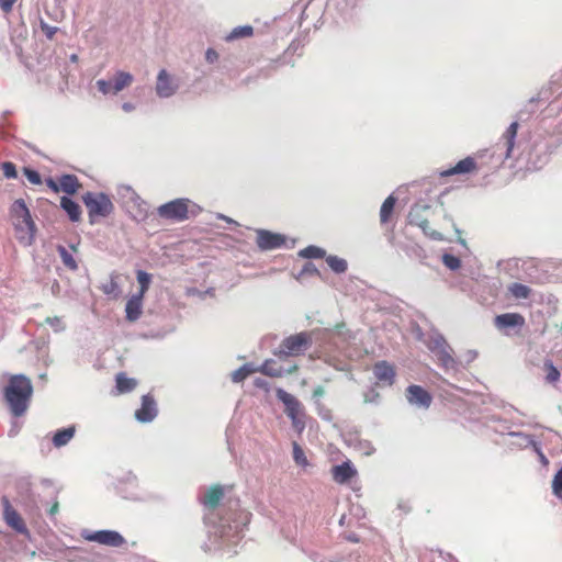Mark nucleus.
<instances>
[{"label": "nucleus", "mask_w": 562, "mask_h": 562, "mask_svg": "<svg viewBox=\"0 0 562 562\" xmlns=\"http://www.w3.org/2000/svg\"><path fill=\"white\" fill-rule=\"evenodd\" d=\"M297 369H299V367L296 364H294V366L290 367L288 370H285L284 373L292 374V373L296 372Z\"/></svg>", "instance_id": "52"}, {"label": "nucleus", "mask_w": 562, "mask_h": 562, "mask_svg": "<svg viewBox=\"0 0 562 562\" xmlns=\"http://www.w3.org/2000/svg\"><path fill=\"white\" fill-rule=\"evenodd\" d=\"M255 385H256L257 387L268 390V382H267L266 380H262V379H256V380H255Z\"/></svg>", "instance_id": "51"}, {"label": "nucleus", "mask_w": 562, "mask_h": 562, "mask_svg": "<svg viewBox=\"0 0 562 562\" xmlns=\"http://www.w3.org/2000/svg\"><path fill=\"white\" fill-rule=\"evenodd\" d=\"M313 339L308 331H301L283 339L278 352L280 358L297 357L303 355L311 346Z\"/></svg>", "instance_id": "5"}, {"label": "nucleus", "mask_w": 562, "mask_h": 562, "mask_svg": "<svg viewBox=\"0 0 562 562\" xmlns=\"http://www.w3.org/2000/svg\"><path fill=\"white\" fill-rule=\"evenodd\" d=\"M406 398L412 405L422 408H428L432 402V397L424 387L413 384L406 389Z\"/></svg>", "instance_id": "12"}, {"label": "nucleus", "mask_w": 562, "mask_h": 562, "mask_svg": "<svg viewBox=\"0 0 562 562\" xmlns=\"http://www.w3.org/2000/svg\"><path fill=\"white\" fill-rule=\"evenodd\" d=\"M46 184H47V187H48L52 191H54V192H56V193L60 191L59 181H58V182H56L54 179L48 178V179H46Z\"/></svg>", "instance_id": "47"}, {"label": "nucleus", "mask_w": 562, "mask_h": 562, "mask_svg": "<svg viewBox=\"0 0 562 562\" xmlns=\"http://www.w3.org/2000/svg\"><path fill=\"white\" fill-rule=\"evenodd\" d=\"M143 299L142 294H135L127 301L125 311L128 321L134 322L140 316Z\"/></svg>", "instance_id": "20"}, {"label": "nucleus", "mask_w": 562, "mask_h": 562, "mask_svg": "<svg viewBox=\"0 0 562 562\" xmlns=\"http://www.w3.org/2000/svg\"><path fill=\"white\" fill-rule=\"evenodd\" d=\"M189 204L190 200L188 199H176L160 205L157 209V213L161 218L183 222L189 218Z\"/></svg>", "instance_id": "6"}, {"label": "nucleus", "mask_w": 562, "mask_h": 562, "mask_svg": "<svg viewBox=\"0 0 562 562\" xmlns=\"http://www.w3.org/2000/svg\"><path fill=\"white\" fill-rule=\"evenodd\" d=\"M395 204L396 198L393 194L389 195L384 200L380 209L381 225L386 226L393 222Z\"/></svg>", "instance_id": "19"}, {"label": "nucleus", "mask_w": 562, "mask_h": 562, "mask_svg": "<svg viewBox=\"0 0 562 562\" xmlns=\"http://www.w3.org/2000/svg\"><path fill=\"white\" fill-rule=\"evenodd\" d=\"M256 371L261 372L265 375L271 376V378H280L284 374V370L281 366L277 363V361L270 359L266 360L259 369Z\"/></svg>", "instance_id": "25"}, {"label": "nucleus", "mask_w": 562, "mask_h": 562, "mask_svg": "<svg viewBox=\"0 0 562 562\" xmlns=\"http://www.w3.org/2000/svg\"><path fill=\"white\" fill-rule=\"evenodd\" d=\"M256 370L251 369L249 364H244L232 373V380L235 383H239L248 378Z\"/></svg>", "instance_id": "33"}, {"label": "nucleus", "mask_w": 562, "mask_h": 562, "mask_svg": "<svg viewBox=\"0 0 562 562\" xmlns=\"http://www.w3.org/2000/svg\"><path fill=\"white\" fill-rule=\"evenodd\" d=\"M3 506V519L14 531L21 535H29V529L22 516L13 508L7 497L1 499Z\"/></svg>", "instance_id": "8"}, {"label": "nucleus", "mask_w": 562, "mask_h": 562, "mask_svg": "<svg viewBox=\"0 0 562 562\" xmlns=\"http://www.w3.org/2000/svg\"><path fill=\"white\" fill-rule=\"evenodd\" d=\"M116 289H117V284L115 281L112 280L109 284L104 285L103 291H104V293L110 294V293L114 292Z\"/></svg>", "instance_id": "48"}, {"label": "nucleus", "mask_w": 562, "mask_h": 562, "mask_svg": "<svg viewBox=\"0 0 562 562\" xmlns=\"http://www.w3.org/2000/svg\"><path fill=\"white\" fill-rule=\"evenodd\" d=\"M178 86L173 82V79L169 74L161 69L157 77L156 92L161 98L171 97L177 91Z\"/></svg>", "instance_id": "16"}, {"label": "nucleus", "mask_w": 562, "mask_h": 562, "mask_svg": "<svg viewBox=\"0 0 562 562\" xmlns=\"http://www.w3.org/2000/svg\"><path fill=\"white\" fill-rule=\"evenodd\" d=\"M293 459L297 465H301L303 468L308 465V460L305 456L304 450L297 442H293Z\"/></svg>", "instance_id": "34"}, {"label": "nucleus", "mask_w": 562, "mask_h": 562, "mask_svg": "<svg viewBox=\"0 0 562 562\" xmlns=\"http://www.w3.org/2000/svg\"><path fill=\"white\" fill-rule=\"evenodd\" d=\"M33 395V385L31 380L23 374H13L9 378L8 384L3 389L4 400L15 417L25 414L30 406Z\"/></svg>", "instance_id": "1"}, {"label": "nucleus", "mask_w": 562, "mask_h": 562, "mask_svg": "<svg viewBox=\"0 0 562 562\" xmlns=\"http://www.w3.org/2000/svg\"><path fill=\"white\" fill-rule=\"evenodd\" d=\"M1 169L4 177L8 179H14L18 176L15 165L11 161L3 162Z\"/></svg>", "instance_id": "39"}, {"label": "nucleus", "mask_w": 562, "mask_h": 562, "mask_svg": "<svg viewBox=\"0 0 562 562\" xmlns=\"http://www.w3.org/2000/svg\"><path fill=\"white\" fill-rule=\"evenodd\" d=\"M97 86L103 94L113 93V83L111 81L100 79L97 81Z\"/></svg>", "instance_id": "40"}, {"label": "nucleus", "mask_w": 562, "mask_h": 562, "mask_svg": "<svg viewBox=\"0 0 562 562\" xmlns=\"http://www.w3.org/2000/svg\"><path fill=\"white\" fill-rule=\"evenodd\" d=\"M45 323L48 324L49 326L56 328V329L61 327V318L58 317V316L47 317L45 319Z\"/></svg>", "instance_id": "45"}, {"label": "nucleus", "mask_w": 562, "mask_h": 562, "mask_svg": "<svg viewBox=\"0 0 562 562\" xmlns=\"http://www.w3.org/2000/svg\"><path fill=\"white\" fill-rule=\"evenodd\" d=\"M82 537L88 541L114 548L122 547L125 543V539L123 538V536L114 530L83 532Z\"/></svg>", "instance_id": "7"}, {"label": "nucleus", "mask_w": 562, "mask_h": 562, "mask_svg": "<svg viewBox=\"0 0 562 562\" xmlns=\"http://www.w3.org/2000/svg\"><path fill=\"white\" fill-rule=\"evenodd\" d=\"M432 213L434 210L430 204L416 202L408 213V224L418 226L428 238L437 241H443L447 239L445 232L435 229L429 225V216Z\"/></svg>", "instance_id": "3"}, {"label": "nucleus", "mask_w": 562, "mask_h": 562, "mask_svg": "<svg viewBox=\"0 0 562 562\" xmlns=\"http://www.w3.org/2000/svg\"><path fill=\"white\" fill-rule=\"evenodd\" d=\"M525 324V317L519 313H504L496 315L494 318V325L498 330L522 328Z\"/></svg>", "instance_id": "13"}, {"label": "nucleus", "mask_w": 562, "mask_h": 562, "mask_svg": "<svg viewBox=\"0 0 562 562\" xmlns=\"http://www.w3.org/2000/svg\"><path fill=\"white\" fill-rule=\"evenodd\" d=\"M224 498V488L220 484L212 485L204 494L201 503L206 508L213 510L217 508L222 499Z\"/></svg>", "instance_id": "18"}, {"label": "nucleus", "mask_w": 562, "mask_h": 562, "mask_svg": "<svg viewBox=\"0 0 562 562\" xmlns=\"http://www.w3.org/2000/svg\"><path fill=\"white\" fill-rule=\"evenodd\" d=\"M479 165L474 157L468 156L458 161L453 167L440 171V177L465 176L477 172Z\"/></svg>", "instance_id": "11"}, {"label": "nucleus", "mask_w": 562, "mask_h": 562, "mask_svg": "<svg viewBox=\"0 0 562 562\" xmlns=\"http://www.w3.org/2000/svg\"><path fill=\"white\" fill-rule=\"evenodd\" d=\"M132 108H133V105H132V104H130V103H124V104H123V109H124L125 111H131V110H132Z\"/></svg>", "instance_id": "53"}, {"label": "nucleus", "mask_w": 562, "mask_h": 562, "mask_svg": "<svg viewBox=\"0 0 562 562\" xmlns=\"http://www.w3.org/2000/svg\"><path fill=\"white\" fill-rule=\"evenodd\" d=\"M553 494L562 499V471H558L552 481Z\"/></svg>", "instance_id": "37"}, {"label": "nucleus", "mask_w": 562, "mask_h": 562, "mask_svg": "<svg viewBox=\"0 0 562 562\" xmlns=\"http://www.w3.org/2000/svg\"><path fill=\"white\" fill-rule=\"evenodd\" d=\"M60 206L68 214L70 221L78 222L81 218V209L78 203L67 196L60 199Z\"/></svg>", "instance_id": "21"}, {"label": "nucleus", "mask_w": 562, "mask_h": 562, "mask_svg": "<svg viewBox=\"0 0 562 562\" xmlns=\"http://www.w3.org/2000/svg\"><path fill=\"white\" fill-rule=\"evenodd\" d=\"M325 250L317 246H307L299 252L303 258H323L325 257Z\"/></svg>", "instance_id": "35"}, {"label": "nucleus", "mask_w": 562, "mask_h": 562, "mask_svg": "<svg viewBox=\"0 0 562 562\" xmlns=\"http://www.w3.org/2000/svg\"><path fill=\"white\" fill-rule=\"evenodd\" d=\"M517 132H518V123L513 122L503 135V137L505 139L507 157L510 156V153L515 146V138L517 136Z\"/></svg>", "instance_id": "27"}, {"label": "nucleus", "mask_w": 562, "mask_h": 562, "mask_svg": "<svg viewBox=\"0 0 562 562\" xmlns=\"http://www.w3.org/2000/svg\"><path fill=\"white\" fill-rule=\"evenodd\" d=\"M256 244L261 250L278 249L285 245V237L282 234L259 229L257 232Z\"/></svg>", "instance_id": "10"}, {"label": "nucleus", "mask_w": 562, "mask_h": 562, "mask_svg": "<svg viewBox=\"0 0 562 562\" xmlns=\"http://www.w3.org/2000/svg\"><path fill=\"white\" fill-rule=\"evenodd\" d=\"M276 395L278 400L283 403L286 416L292 420L293 425L296 426L297 417L303 409L300 401L294 395L285 392L283 389H277Z\"/></svg>", "instance_id": "9"}, {"label": "nucleus", "mask_w": 562, "mask_h": 562, "mask_svg": "<svg viewBox=\"0 0 562 562\" xmlns=\"http://www.w3.org/2000/svg\"><path fill=\"white\" fill-rule=\"evenodd\" d=\"M508 291L515 299H528L531 294V289L522 283H512Z\"/></svg>", "instance_id": "28"}, {"label": "nucleus", "mask_w": 562, "mask_h": 562, "mask_svg": "<svg viewBox=\"0 0 562 562\" xmlns=\"http://www.w3.org/2000/svg\"><path fill=\"white\" fill-rule=\"evenodd\" d=\"M10 217L16 239L24 246L32 245L37 229L24 200L18 199L12 203Z\"/></svg>", "instance_id": "2"}, {"label": "nucleus", "mask_w": 562, "mask_h": 562, "mask_svg": "<svg viewBox=\"0 0 562 562\" xmlns=\"http://www.w3.org/2000/svg\"><path fill=\"white\" fill-rule=\"evenodd\" d=\"M115 382L116 391L119 394L128 393L133 391L137 385V381L133 378H128L124 372L116 374Z\"/></svg>", "instance_id": "23"}, {"label": "nucleus", "mask_w": 562, "mask_h": 562, "mask_svg": "<svg viewBox=\"0 0 562 562\" xmlns=\"http://www.w3.org/2000/svg\"><path fill=\"white\" fill-rule=\"evenodd\" d=\"M76 427L69 426L63 429H58L55 435L53 436V445L56 448H60L65 445H67L75 436Z\"/></svg>", "instance_id": "22"}, {"label": "nucleus", "mask_w": 562, "mask_h": 562, "mask_svg": "<svg viewBox=\"0 0 562 562\" xmlns=\"http://www.w3.org/2000/svg\"><path fill=\"white\" fill-rule=\"evenodd\" d=\"M82 201L87 207L90 224H94L100 217L109 216L114 210L111 199L104 193L87 192Z\"/></svg>", "instance_id": "4"}, {"label": "nucleus", "mask_w": 562, "mask_h": 562, "mask_svg": "<svg viewBox=\"0 0 562 562\" xmlns=\"http://www.w3.org/2000/svg\"><path fill=\"white\" fill-rule=\"evenodd\" d=\"M60 191L67 194H74L81 187L75 175H64L59 178Z\"/></svg>", "instance_id": "24"}, {"label": "nucleus", "mask_w": 562, "mask_h": 562, "mask_svg": "<svg viewBox=\"0 0 562 562\" xmlns=\"http://www.w3.org/2000/svg\"><path fill=\"white\" fill-rule=\"evenodd\" d=\"M133 82V76L125 71H119L116 72L113 81V94L119 93L123 89L131 86Z\"/></svg>", "instance_id": "26"}, {"label": "nucleus", "mask_w": 562, "mask_h": 562, "mask_svg": "<svg viewBox=\"0 0 562 562\" xmlns=\"http://www.w3.org/2000/svg\"><path fill=\"white\" fill-rule=\"evenodd\" d=\"M358 474L350 461L331 468L333 480L338 484H346Z\"/></svg>", "instance_id": "17"}, {"label": "nucleus", "mask_w": 562, "mask_h": 562, "mask_svg": "<svg viewBox=\"0 0 562 562\" xmlns=\"http://www.w3.org/2000/svg\"><path fill=\"white\" fill-rule=\"evenodd\" d=\"M15 2L16 0H0V8L4 13H9L12 11Z\"/></svg>", "instance_id": "44"}, {"label": "nucleus", "mask_w": 562, "mask_h": 562, "mask_svg": "<svg viewBox=\"0 0 562 562\" xmlns=\"http://www.w3.org/2000/svg\"><path fill=\"white\" fill-rule=\"evenodd\" d=\"M23 173L32 184L42 183V177L36 170L25 167L23 168Z\"/></svg>", "instance_id": "38"}, {"label": "nucleus", "mask_w": 562, "mask_h": 562, "mask_svg": "<svg viewBox=\"0 0 562 562\" xmlns=\"http://www.w3.org/2000/svg\"><path fill=\"white\" fill-rule=\"evenodd\" d=\"M447 217L449 218V221H450L451 223H453V222H452V217H450V216H447ZM452 226H454V224H452Z\"/></svg>", "instance_id": "54"}, {"label": "nucleus", "mask_w": 562, "mask_h": 562, "mask_svg": "<svg viewBox=\"0 0 562 562\" xmlns=\"http://www.w3.org/2000/svg\"><path fill=\"white\" fill-rule=\"evenodd\" d=\"M41 29L48 40H53L54 35L56 34V32L58 30L56 26H50L44 22L41 23Z\"/></svg>", "instance_id": "43"}, {"label": "nucleus", "mask_w": 562, "mask_h": 562, "mask_svg": "<svg viewBox=\"0 0 562 562\" xmlns=\"http://www.w3.org/2000/svg\"><path fill=\"white\" fill-rule=\"evenodd\" d=\"M443 262L448 268L452 270H456L460 267V259L451 255H445Z\"/></svg>", "instance_id": "42"}, {"label": "nucleus", "mask_w": 562, "mask_h": 562, "mask_svg": "<svg viewBox=\"0 0 562 562\" xmlns=\"http://www.w3.org/2000/svg\"><path fill=\"white\" fill-rule=\"evenodd\" d=\"M544 370L547 372L546 381L550 384L557 383L560 380V371L554 367L552 361L544 362Z\"/></svg>", "instance_id": "31"}, {"label": "nucleus", "mask_w": 562, "mask_h": 562, "mask_svg": "<svg viewBox=\"0 0 562 562\" xmlns=\"http://www.w3.org/2000/svg\"><path fill=\"white\" fill-rule=\"evenodd\" d=\"M157 405L149 394L142 397V405L135 412V418L140 423H149L157 416Z\"/></svg>", "instance_id": "14"}, {"label": "nucleus", "mask_w": 562, "mask_h": 562, "mask_svg": "<svg viewBox=\"0 0 562 562\" xmlns=\"http://www.w3.org/2000/svg\"><path fill=\"white\" fill-rule=\"evenodd\" d=\"M137 281L139 283V292L137 294H142V296L144 297L145 293L149 289L151 277L149 273H147L143 270H138L137 271Z\"/></svg>", "instance_id": "32"}, {"label": "nucleus", "mask_w": 562, "mask_h": 562, "mask_svg": "<svg viewBox=\"0 0 562 562\" xmlns=\"http://www.w3.org/2000/svg\"><path fill=\"white\" fill-rule=\"evenodd\" d=\"M305 274L318 276L319 272H318L317 268L314 266V263L306 262L303 266V269H302V271L299 274V279L303 278V276H305Z\"/></svg>", "instance_id": "41"}, {"label": "nucleus", "mask_w": 562, "mask_h": 562, "mask_svg": "<svg viewBox=\"0 0 562 562\" xmlns=\"http://www.w3.org/2000/svg\"><path fill=\"white\" fill-rule=\"evenodd\" d=\"M373 374L376 381L384 385H393L395 380V368L390 364L387 361H378L373 366Z\"/></svg>", "instance_id": "15"}, {"label": "nucleus", "mask_w": 562, "mask_h": 562, "mask_svg": "<svg viewBox=\"0 0 562 562\" xmlns=\"http://www.w3.org/2000/svg\"><path fill=\"white\" fill-rule=\"evenodd\" d=\"M325 394V390L323 386H317L313 391V397L318 398L322 397Z\"/></svg>", "instance_id": "50"}, {"label": "nucleus", "mask_w": 562, "mask_h": 562, "mask_svg": "<svg viewBox=\"0 0 562 562\" xmlns=\"http://www.w3.org/2000/svg\"><path fill=\"white\" fill-rule=\"evenodd\" d=\"M71 59H72V60H76V59H77V56H76V55H72Z\"/></svg>", "instance_id": "55"}, {"label": "nucleus", "mask_w": 562, "mask_h": 562, "mask_svg": "<svg viewBox=\"0 0 562 562\" xmlns=\"http://www.w3.org/2000/svg\"><path fill=\"white\" fill-rule=\"evenodd\" d=\"M326 262L330 267V269L337 273H342L347 270L346 260L337 256H328L326 258Z\"/></svg>", "instance_id": "30"}, {"label": "nucleus", "mask_w": 562, "mask_h": 562, "mask_svg": "<svg viewBox=\"0 0 562 562\" xmlns=\"http://www.w3.org/2000/svg\"><path fill=\"white\" fill-rule=\"evenodd\" d=\"M59 254H60V257H61V260H63V263L69 269V270H77L78 269V265L75 260V258L72 257L71 254H69L66 248L64 247H59Z\"/></svg>", "instance_id": "36"}, {"label": "nucleus", "mask_w": 562, "mask_h": 562, "mask_svg": "<svg viewBox=\"0 0 562 562\" xmlns=\"http://www.w3.org/2000/svg\"><path fill=\"white\" fill-rule=\"evenodd\" d=\"M205 58L209 63H214L218 58V54L216 50L209 48L205 53Z\"/></svg>", "instance_id": "46"}, {"label": "nucleus", "mask_w": 562, "mask_h": 562, "mask_svg": "<svg viewBox=\"0 0 562 562\" xmlns=\"http://www.w3.org/2000/svg\"><path fill=\"white\" fill-rule=\"evenodd\" d=\"M59 510V503L57 499L54 501L53 505L50 506V508L48 509V514L50 516H55Z\"/></svg>", "instance_id": "49"}, {"label": "nucleus", "mask_w": 562, "mask_h": 562, "mask_svg": "<svg viewBox=\"0 0 562 562\" xmlns=\"http://www.w3.org/2000/svg\"><path fill=\"white\" fill-rule=\"evenodd\" d=\"M254 34V29L250 25L237 26L227 36L226 41L231 42L237 38L250 37Z\"/></svg>", "instance_id": "29"}]
</instances>
